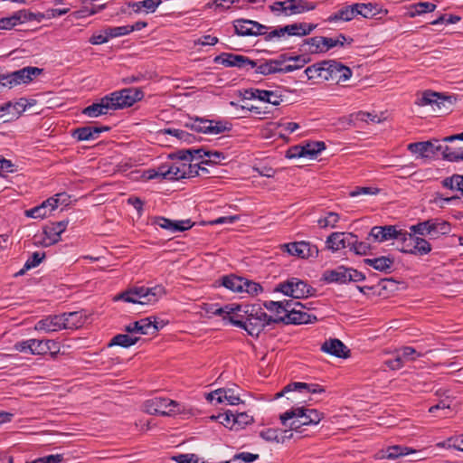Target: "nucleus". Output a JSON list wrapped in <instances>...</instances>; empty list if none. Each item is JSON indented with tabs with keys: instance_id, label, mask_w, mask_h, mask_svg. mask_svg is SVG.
<instances>
[{
	"instance_id": "nucleus-45",
	"label": "nucleus",
	"mask_w": 463,
	"mask_h": 463,
	"mask_svg": "<svg viewBox=\"0 0 463 463\" xmlns=\"http://www.w3.org/2000/svg\"><path fill=\"white\" fill-rule=\"evenodd\" d=\"M252 421V416L249 415L247 412L234 411L233 423L231 424L230 429L237 431L250 424Z\"/></svg>"
},
{
	"instance_id": "nucleus-46",
	"label": "nucleus",
	"mask_w": 463,
	"mask_h": 463,
	"mask_svg": "<svg viewBox=\"0 0 463 463\" xmlns=\"http://www.w3.org/2000/svg\"><path fill=\"white\" fill-rule=\"evenodd\" d=\"M300 151H305L306 156L314 158L319 153L326 149V144L323 141H310L303 145Z\"/></svg>"
},
{
	"instance_id": "nucleus-34",
	"label": "nucleus",
	"mask_w": 463,
	"mask_h": 463,
	"mask_svg": "<svg viewBox=\"0 0 463 463\" xmlns=\"http://www.w3.org/2000/svg\"><path fill=\"white\" fill-rule=\"evenodd\" d=\"M162 0H143L139 2H129L128 6L132 9L133 13L153 14L161 5Z\"/></svg>"
},
{
	"instance_id": "nucleus-63",
	"label": "nucleus",
	"mask_w": 463,
	"mask_h": 463,
	"mask_svg": "<svg viewBox=\"0 0 463 463\" xmlns=\"http://www.w3.org/2000/svg\"><path fill=\"white\" fill-rule=\"evenodd\" d=\"M285 32L283 31V27H278L271 29L270 27L267 26L266 33L262 34L261 36L264 37V40L267 42L273 41L275 39L279 40L283 36H285Z\"/></svg>"
},
{
	"instance_id": "nucleus-27",
	"label": "nucleus",
	"mask_w": 463,
	"mask_h": 463,
	"mask_svg": "<svg viewBox=\"0 0 463 463\" xmlns=\"http://www.w3.org/2000/svg\"><path fill=\"white\" fill-rule=\"evenodd\" d=\"M33 14L26 10H19L14 12L12 15L0 18V30H11L14 26L30 21Z\"/></svg>"
},
{
	"instance_id": "nucleus-56",
	"label": "nucleus",
	"mask_w": 463,
	"mask_h": 463,
	"mask_svg": "<svg viewBox=\"0 0 463 463\" xmlns=\"http://www.w3.org/2000/svg\"><path fill=\"white\" fill-rule=\"evenodd\" d=\"M226 158L224 153L220 151L208 150L206 159L201 161L203 165H217Z\"/></svg>"
},
{
	"instance_id": "nucleus-53",
	"label": "nucleus",
	"mask_w": 463,
	"mask_h": 463,
	"mask_svg": "<svg viewBox=\"0 0 463 463\" xmlns=\"http://www.w3.org/2000/svg\"><path fill=\"white\" fill-rule=\"evenodd\" d=\"M397 353L402 358L404 363L408 361H415L418 357L422 356V354L417 352L416 349L411 346H403L397 350Z\"/></svg>"
},
{
	"instance_id": "nucleus-60",
	"label": "nucleus",
	"mask_w": 463,
	"mask_h": 463,
	"mask_svg": "<svg viewBox=\"0 0 463 463\" xmlns=\"http://www.w3.org/2000/svg\"><path fill=\"white\" fill-rule=\"evenodd\" d=\"M379 192H380V189H378L376 187L356 186L355 188H354L352 191L349 192V195L351 197H357L360 195H375V194H379Z\"/></svg>"
},
{
	"instance_id": "nucleus-58",
	"label": "nucleus",
	"mask_w": 463,
	"mask_h": 463,
	"mask_svg": "<svg viewBox=\"0 0 463 463\" xmlns=\"http://www.w3.org/2000/svg\"><path fill=\"white\" fill-rule=\"evenodd\" d=\"M244 282L245 283H242V293H247L250 296H255L262 291V287L260 286V283L254 282L245 278Z\"/></svg>"
},
{
	"instance_id": "nucleus-39",
	"label": "nucleus",
	"mask_w": 463,
	"mask_h": 463,
	"mask_svg": "<svg viewBox=\"0 0 463 463\" xmlns=\"http://www.w3.org/2000/svg\"><path fill=\"white\" fill-rule=\"evenodd\" d=\"M326 61L317 62L313 65L308 66L304 73L308 80H326Z\"/></svg>"
},
{
	"instance_id": "nucleus-47",
	"label": "nucleus",
	"mask_w": 463,
	"mask_h": 463,
	"mask_svg": "<svg viewBox=\"0 0 463 463\" xmlns=\"http://www.w3.org/2000/svg\"><path fill=\"white\" fill-rule=\"evenodd\" d=\"M436 5L430 2H419L411 6L410 16L414 17L427 13H431L436 9Z\"/></svg>"
},
{
	"instance_id": "nucleus-32",
	"label": "nucleus",
	"mask_w": 463,
	"mask_h": 463,
	"mask_svg": "<svg viewBox=\"0 0 463 463\" xmlns=\"http://www.w3.org/2000/svg\"><path fill=\"white\" fill-rule=\"evenodd\" d=\"M322 280L326 283H347V268L338 266L334 269H327L323 273Z\"/></svg>"
},
{
	"instance_id": "nucleus-8",
	"label": "nucleus",
	"mask_w": 463,
	"mask_h": 463,
	"mask_svg": "<svg viewBox=\"0 0 463 463\" xmlns=\"http://www.w3.org/2000/svg\"><path fill=\"white\" fill-rule=\"evenodd\" d=\"M276 292H280L293 298H304L313 296L316 289L307 281L296 277H291L279 283L275 288Z\"/></svg>"
},
{
	"instance_id": "nucleus-14",
	"label": "nucleus",
	"mask_w": 463,
	"mask_h": 463,
	"mask_svg": "<svg viewBox=\"0 0 463 463\" xmlns=\"http://www.w3.org/2000/svg\"><path fill=\"white\" fill-rule=\"evenodd\" d=\"M144 408L149 414L169 416L178 411L179 404L177 402L168 398L154 397L145 402Z\"/></svg>"
},
{
	"instance_id": "nucleus-26",
	"label": "nucleus",
	"mask_w": 463,
	"mask_h": 463,
	"mask_svg": "<svg viewBox=\"0 0 463 463\" xmlns=\"http://www.w3.org/2000/svg\"><path fill=\"white\" fill-rule=\"evenodd\" d=\"M207 400L216 403L227 402L230 405H237L241 402L239 395L234 392L233 389L215 390L207 395Z\"/></svg>"
},
{
	"instance_id": "nucleus-25",
	"label": "nucleus",
	"mask_w": 463,
	"mask_h": 463,
	"mask_svg": "<svg viewBox=\"0 0 463 463\" xmlns=\"http://www.w3.org/2000/svg\"><path fill=\"white\" fill-rule=\"evenodd\" d=\"M396 234V225L373 226L368 234L367 240L382 243L392 240Z\"/></svg>"
},
{
	"instance_id": "nucleus-1",
	"label": "nucleus",
	"mask_w": 463,
	"mask_h": 463,
	"mask_svg": "<svg viewBox=\"0 0 463 463\" xmlns=\"http://www.w3.org/2000/svg\"><path fill=\"white\" fill-rule=\"evenodd\" d=\"M232 326L241 328L251 336H259L267 326L278 324L270 319L260 304H240L237 316H233Z\"/></svg>"
},
{
	"instance_id": "nucleus-18",
	"label": "nucleus",
	"mask_w": 463,
	"mask_h": 463,
	"mask_svg": "<svg viewBox=\"0 0 463 463\" xmlns=\"http://www.w3.org/2000/svg\"><path fill=\"white\" fill-rule=\"evenodd\" d=\"M213 62L222 64L225 67H236L239 69H245L247 71L250 70V66H255V61L250 60L246 56L233 54L231 52L221 53L213 59Z\"/></svg>"
},
{
	"instance_id": "nucleus-61",
	"label": "nucleus",
	"mask_w": 463,
	"mask_h": 463,
	"mask_svg": "<svg viewBox=\"0 0 463 463\" xmlns=\"http://www.w3.org/2000/svg\"><path fill=\"white\" fill-rule=\"evenodd\" d=\"M409 449L405 447L392 446L389 447L385 452V458L388 459H395L401 456L408 455Z\"/></svg>"
},
{
	"instance_id": "nucleus-9",
	"label": "nucleus",
	"mask_w": 463,
	"mask_h": 463,
	"mask_svg": "<svg viewBox=\"0 0 463 463\" xmlns=\"http://www.w3.org/2000/svg\"><path fill=\"white\" fill-rule=\"evenodd\" d=\"M415 104L420 107L430 106L436 113H446L453 104V98L432 90H425L417 98Z\"/></svg>"
},
{
	"instance_id": "nucleus-36",
	"label": "nucleus",
	"mask_w": 463,
	"mask_h": 463,
	"mask_svg": "<svg viewBox=\"0 0 463 463\" xmlns=\"http://www.w3.org/2000/svg\"><path fill=\"white\" fill-rule=\"evenodd\" d=\"M430 237L438 238L440 235H447L451 232V225L449 222L440 219H430Z\"/></svg>"
},
{
	"instance_id": "nucleus-38",
	"label": "nucleus",
	"mask_w": 463,
	"mask_h": 463,
	"mask_svg": "<svg viewBox=\"0 0 463 463\" xmlns=\"http://www.w3.org/2000/svg\"><path fill=\"white\" fill-rule=\"evenodd\" d=\"M442 159L449 162L463 161V147L442 144Z\"/></svg>"
},
{
	"instance_id": "nucleus-17",
	"label": "nucleus",
	"mask_w": 463,
	"mask_h": 463,
	"mask_svg": "<svg viewBox=\"0 0 463 463\" xmlns=\"http://www.w3.org/2000/svg\"><path fill=\"white\" fill-rule=\"evenodd\" d=\"M281 250L291 256L300 259L317 258L318 256V248L309 241H294L281 245Z\"/></svg>"
},
{
	"instance_id": "nucleus-5",
	"label": "nucleus",
	"mask_w": 463,
	"mask_h": 463,
	"mask_svg": "<svg viewBox=\"0 0 463 463\" xmlns=\"http://www.w3.org/2000/svg\"><path fill=\"white\" fill-rule=\"evenodd\" d=\"M14 349L33 355H43L51 353L52 356H54L59 352V345L54 340L32 338L16 342Z\"/></svg>"
},
{
	"instance_id": "nucleus-24",
	"label": "nucleus",
	"mask_w": 463,
	"mask_h": 463,
	"mask_svg": "<svg viewBox=\"0 0 463 463\" xmlns=\"http://www.w3.org/2000/svg\"><path fill=\"white\" fill-rule=\"evenodd\" d=\"M354 241V234L351 232H333L326 239L327 248L333 251L349 249Z\"/></svg>"
},
{
	"instance_id": "nucleus-37",
	"label": "nucleus",
	"mask_w": 463,
	"mask_h": 463,
	"mask_svg": "<svg viewBox=\"0 0 463 463\" xmlns=\"http://www.w3.org/2000/svg\"><path fill=\"white\" fill-rule=\"evenodd\" d=\"M290 430H279L277 429H268L260 432V437L267 441L285 442L286 439H289L293 437V433Z\"/></svg>"
},
{
	"instance_id": "nucleus-35",
	"label": "nucleus",
	"mask_w": 463,
	"mask_h": 463,
	"mask_svg": "<svg viewBox=\"0 0 463 463\" xmlns=\"http://www.w3.org/2000/svg\"><path fill=\"white\" fill-rule=\"evenodd\" d=\"M356 7L354 6V4L346 5L340 10H338L336 13L329 15L326 19V22L328 23H335L337 21H344V22H349L353 20L356 15Z\"/></svg>"
},
{
	"instance_id": "nucleus-51",
	"label": "nucleus",
	"mask_w": 463,
	"mask_h": 463,
	"mask_svg": "<svg viewBox=\"0 0 463 463\" xmlns=\"http://www.w3.org/2000/svg\"><path fill=\"white\" fill-rule=\"evenodd\" d=\"M66 201L67 195L65 194H57L53 197H50L47 200L43 201L41 204H44V209L48 210L49 214L58 207L60 202L63 203Z\"/></svg>"
},
{
	"instance_id": "nucleus-7",
	"label": "nucleus",
	"mask_w": 463,
	"mask_h": 463,
	"mask_svg": "<svg viewBox=\"0 0 463 463\" xmlns=\"http://www.w3.org/2000/svg\"><path fill=\"white\" fill-rule=\"evenodd\" d=\"M316 4L307 0L276 1L269 5V10L276 16H292L314 10Z\"/></svg>"
},
{
	"instance_id": "nucleus-31",
	"label": "nucleus",
	"mask_w": 463,
	"mask_h": 463,
	"mask_svg": "<svg viewBox=\"0 0 463 463\" xmlns=\"http://www.w3.org/2000/svg\"><path fill=\"white\" fill-rule=\"evenodd\" d=\"M111 110L109 100L106 96L102 97L98 102L92 103L82 110V114L90 118H98L107 115Z\"/></svg>"
},
{
	"instance_id": "nucleus-59",
	"label": "nucleus",
	"mask_w": 463,
	"mask_h": 463,
	"mask_svg": "<svg viewBox=\"0 0 463 463\" xmlns=\"http://www.w3.org/2000/svg\"><path fill=\"white\" fill-rule=\"evenodd\" d=\"M72 137L79 141L94 140L90 126L76 128Z\"/></svg>"
},
{
	"instance_id": "nucleus-22",
	"label": "nucleus",
	"mask_w": 463,
	"mask_h": 463,
	"mask_svg": "<svg viewBox=\"0 0 463 463\" xmlns=\"http://www.w3.org/2000/svg\"><path fill=\"white\" fill-rule=\"evenodd\" d=\"M152 224L175 233L191 229L194 222L190 219L173 221L163 216H156L153 218Z\"/></svg>"
},
{
	"instance_id": "nucleus-50",
	"label": "nucleus",
	"mask_w": 463,
	"mask_h": 463,
	"mask_svg": "<svg viewBox=\"0 0 463 463\" xmlns=\"http://www.w3.org/2000/svg\"><path fill=\"white\" fill-rule=\"evenodd\" d=\"M137 341V337H132L126 334H118L111 339L109 345H118L127 348L135 345Z\"/></svg>"
},
{
	"instance_id": "nucleus-54",
	"label": "nucleus",
	"mask_w": 463,
	"mask_h": 463,
	"mask_svg": "<svg viewBox=\"0 0 463 463\" xmlns=\"http://www.w3.org/2000/svg\"><path fill=\"white\" fill-rule=\"evenodd\" d=\"M371 245L366 241H359L357 236L354 235V241L351 244L350 250L357 255H367L371 250Z\"/></svg>"
},
{
	"instance_id": "nucleus-33",
	"label": "nucleus",
	"mask_w": 463,
	"mask_h": 463,
	"mask_svg": "<svg viewBox=\"0 0 463 463\" xmlns=\"http://www.w3.org/2000/svg\"><path fill=\"white\" fill-rule=\"evenodd\" d=\"M316 24L307 23H295L283 26L285 34L288 36H306L308 35L315 28Z\"/></svg>"
},
{
	"instance_id": "nucleus-13",
	"label": "nucleus",
	"mask_w": 463,
	"mask_h": 463,
	"mask_svg": "<svg viewBox=\"0 0 463 463\" xmlns=\"http://www.w3.org/2000/svg\"><path fill=\"white\" fill-rule=\"evenodd\" d=\"M37 67H24L9 74H0V85L12 88L21 83H28L42 73Z\"/></svg>"
},
{
	"instance_id": "nucleus-20",
	"label": "nucleus",
	"mask_w": 463,
	"mask_h": 463,
	"mask_svg": "<svg viewBox=\"0 0 463 463\" xmlns=\"http://www.w3.org/2000/svg\"><path fill=\"white\" fill-rule=\"evenodd\" d=\"M233 25L236 34L240 36H260L267 30V25L248 19H237Z\"/></svg>"
},
{
	"instance_id": "nucleus-49",
	"label": "nucleus",
	"mask_w": 463,
	"mask_h": 463,
	"mask_svg": "<svg viewBox=\"0 0 463 463\" xmlns=\"http://www.w3.org/2000/svg\"><path fill=\"white\" fill-rule=\"evenodd\" d=\"M413 245L412 255L423 256L431 251L430 243L422 237L416 236Z\"/></svg>"
},
{
	"instance_id": "nucleus-64",
	"label": "nucleus",
	"mask_w": 463,
	"mask_h": 463,
	"mask_svg": "<svg viewBox=\"0 0 463 463\" xmlns=\"http://www.w3.org/2000/svg\"><path fill=\"white\" fill-rule=\"evenodd\" d=\"M25 215L33 219H43L47 217L48 210L44 209V204L37 205L32 209L25 211Z\"/></svg>"
},
{
	"instance_id": "nucleus-55",
	"label": "nucleus",
	"mask_w": 463,
	"mask_h": 463,
	"mask_svg": "<svg viewBox=\"0 0 463 463\" xmlns=\"http://www.w3.org/2000/svg\"><path fill=\"white\" fill-rule=\"evenodd\" d=\"M339 219L340 218H339L338 213H334V212H329V213H327V214L325 217L320 218L317 221V224L320 228H323V229L327 228V227L334 228V227H335Z\"/></svg>"
},
{
	"instance_id": "nucleus-42",
	"label": "nucleus",
	"mask_w": 463,
	"mask_h": 463,
	"mask_svg": "<svg viewBox=\"0 0 463 463\" xmlns=\"http://www.w3.org/2000/svg\"><path fill=\"white\" fill-rule=\"evenodd\" d=\"M242 283H245L244 278L235 275L224 276L222 279V285L235 293H242Z\"/></svg>"
},
{
	"instance_id": "nucleus-57",
	"label": "nucleus",
	"mask_w": 463,
	"mask_h": 463,
	"mask_svg": "<svg viewBox=\"0 0 463 463\" xmlns=\"http://www.w3.org/2000/svg\"><path fill=\"white\" fill-rule=\"evenodd\" d=\"M317 40H322V36H315L305 40L304 44L307 46V51L311 53L325 52L324 49H322L321 41Z\"/></svg>"
},
{
	"instance_id": "nucleus-19",
	"label": "nucleus",
	"mask_w": 463,
	"mask_h": 463,
	"mask_svg": "<svg viewBox=\"0 0 463 463\" xmlns=\"http://www.w3.org/2000/svg\"><path fill=\"white\" fill-rule=\"evenodd\" d=\"M326 80H333L335 82L345 81L352 77V70L335 60L326 61Z\"/></svg>"
},
{
	"instance_id": "nucleus-15",
	"label": "nucleus",
	"mask_w": 463,
	"mask_h": 463,
	"mask_svg": "<svg viewBox=\"0 0 463 463\" xmlns=\"http://www.w3.org/2000/svg\"><path fill=\"white\" fill-rule=\"evenodd\" d=\"M190 166H185V162H176L173 164H164L160 165L157 170H154L153 174L149 175V178H155L161 176L164 179L177 181L183 178H186L185 169H189Z\"/></svg>"
},
{
	"instance_id": "nucleus-11",
	"label": "nucleus",
	"mask_w": 463,
	"mask_h": 463,
	"mask_svg": "<svg viewBox=\"0 0 463 463\" xmlns=\"http://www.w3.org/2000/svg\"><path fill=\"white\" fill-rule=\"evenodd\" d=\"M185 127L198 133L218 135L229 131L231 124L226 121L212 120L204 118H195L185 124Z\"/></svg>"
},
{
	"instance_id": "nucleus-10",
	"label": "nucleus",
	"mask_w": 463,
	"mask_h": 463,
	"mask_svg": "<svg viewBox=\"0 0 463 463\" xmlns=\"http://www.w3.org/2000/svg\"><path fill=\"white\" fill-rule=\"evenodd\" d=\"M442 139H430L428 141L410 143L407 149L428 160L442 159Z\"/></svg>"
},
{
	"instance_id": "nucleus-41",
	"label": "nucleus",
	"mask_w": 463,
	"mask_h": 463,
	"mask_svg": "<svg viewBox=\"0 0 463 463\" xmlns=\"http://www.w3.org/2000/svg\"><path fill=\"white\" fill-rule=\"evenodd\" d=\"M63 329H74L81 326L82 316L80 312H70L61 314Z\"/></svg>"
},
{
	"instance_id": "nucleus-43",
	"label": "nucleus",
	"mask_w": 463,
	"mask_h": 463,
	"mask_svg": "<svg viewBox=\"0 0 463 463\" xmlns=\"http://www.w3.org/2000/svg\"><path fill=\"white\" fill-rule=\"evenodd\" d=\"M239 306L240 304H227L216 308L213 313L216 316L222 317L224 321H228L232 325V319H234L233 316H237Z\"/></svg>"
},
{
	"instance_id": "nucleus-29",
	"label": "nucleus",
	"mask_w": 463,
	"mask_h": 463,
	"mask_svg": "<svg viewBox=\"0 0 463 463\" xmlns=\"http://www.w3.org/2000/svg\"><path fill=\"white\" fill-rule=\"evenodd\" d=\"M63 327L61 315L48 316L39 320L34 326L35 330L46 333L61 331Z\"/></svg>"
},
{
	"instance_id": "nucleus-40",
	"label": "nucleus",
	"mask_w": 463,
	"mask_h": 463,
	"mask_svg": "<svg viewBox=\"0 0 463 463\" xmlns=\"http://www.w3.org/2000/svg\"><path fill=\"white\" fill-rule=\"evenodd\" d=\"M364 261L366 265H369L374 269L382 272H388L393 264V259L385 256L374 259H365Z\"/></svg>"
},
{
	"instance_id": "nucleus-30",
	"label": "nucleus",
	"mask_w": 463,
	"mask_h": 463,
	"mask_svg": "<svg viewBox=\"0 0 463 463\" xmlns=\"http://www.w3.org/2000/svg\"><path fill=\"white\" fill-rule=\"evenodd\" d=\"M293 306V300H283V301H264L263 307L273 314L269 316L270 319H277L279 317H285L288 314V308Z\"/></svg>"
},
{
	"instance_id": "nucleus-44",
	"label": "nucleus",
	"mask_w": 463,
	"mask_h": 463,
	"mask_svg": "<svg viewBox=\"0 0 463 463\" xmlns=\"http://www.w3.org/2000/svg\"><path fill=\"white\" fill-rule=\"evenodd\" d=\"M354 6L356 7L357 10V15L360 14L364 18H373L379 14L381 12V8L379 7V5L372 3H356L354 4Z\"/></svg>"
},
{
	"instance_id": "nucleus-23",
	"label": "nucleus",
	"mask_w": 463,
	"mask_h": 463,
	"mask_svg": "<svg viewBox=\"0 0 463 463\" xmlns=\"http://www.w3.org/2000/svg\"><path fill=\"white\" fill-rule=\"evenodd\" d=\"M160 328H162V326L158 325L155 317H150L129 324L126 326V331L141 335H155Z\"/></svg>"
},
{
	"instance_id": "nucleus-6",
	"label": "nucleus",
	"mask_w": 463,
	"mask_h": 463,
	"mask_svg": "<svg viewBox=\"0 0 463 463\" xmlns=\"http://www.w3.org/2000/svg\"><path fill=\"white\" fill-rule=\"evenodd\" d=\"M144 92L139 88H126L106 95L111 110L122 109L133 106L144 98Z\"/></svg>"
},
{
	"instance_id": "nucleus-48",
	"label": "nucleus",
	"mask_w": 463,
	"mask_h": 463,
	"mask_svg": "<svg viewBox=\"0 0 463 463\" xmlns=\"http://www.w3.org/2000/svg\"><path fill=\"white\" fill-rule=\"evenodd\" d=\"M165 134L171 135L177 139L181 140L184 143L186 144H192L196 141V137L193 134L188 133L185 130L178 129V128H165L164 130Z\"/></svg>"
},
{
	"instance_id": "nucleus-28",
	"label": "nucleus",
	"mask_w": 463,
	"mask_h": 463,
	"mask_svg": "<svg viewBox=\"0 0 463 463\" xmlns=\"http://www.w3.org/2000/svg\"><path fill=\"white\" fill-rule=\"evenodd\" d=\"M321 350L324 353L339 358L348 357L350 352L349 349L344 345V343L337 338L325 341L321 346Z\"/></svg>"
},
{
	"instance_id": "nucleus-52",
	"label": "nucleus",
	"mask_w": 463,
	"mask_h": 463,
	"mask_svg": "<svg viewBox=\"0 0 463 463\" xmlns=\"http://www.w3.org/2000/svg\"><path fill=\"white\" fill-rule=\"evenodd\" d=\"M44 258L45 253L38 251L33 252L25 261L24 268L19 271V274H24L25 270L37 267Z\"/></svg>"
},
{
	"instance_id": "nucleus-62",
	"label": "nucleus",
	"mask_w": 463,
	"mask_h": 463,
	"mask_svg": "<svg viewBox=\"0 0 463 463\" xmlns=\"http://www.w3.org/2000/svg\"><path fill=\"white\" fill-rule=\"evenodd\" d=\"M430 219L424 222H418L417 224L412 225L411 227V231L414 235L419 234L420 236H430Z\"/></svg>"
},
{
	"instance_id": "nucleus-2",
	"label": "nucleus",
	"mask_w": 463,
	"mask_h": 463,
	"mask_svg": "<svg viewBox=\"0 0 463 463\" xmlns=\"http://www.w3.org/2000/svg\"><path fill=\"white\" fill-rule=\"evenodd\" d=\"M323 418V412L305 406L292 407L279 416L284 427L302 436H307V434H303L307 430L306 427L317 425Z\"/></svg>"
},
{
	"instance_id": "nucleus-21",
	"label": "nucleus",
	"mask_w": 463,
	"mask_h": 463,
	"mask_svg": "<svg viewBox=\"0 0 463 463\" xmlns=\"http://www.w3.org/2000/svg\"><path fill=\"white\" fill-rule=\"evenodd\" d=\"M68 222V221H61L46 225L43 231L42 244L47 247L60 241L61 234L66 230Z\"/></svg>"
},
{
	"instance_id": "nucleus-4",
	"label": "nucleus",
	"mask_w": 463,
	"mask_h": 463,
	"mask_svg": "<svg viewBox=\"0 0 463 463\" xmlns=\"http://www.w3.org/2000/svg\"><path fill=\"white\" fill-rule=\"evenodd\" d=\"M166 291L163 285L153 287H134L114 297L115 301L122 300L124 302L140 305H148L157 302L165 295Z\"/></svg>"
},
{
	"instance_id": "nucleus-12",
	"label": "nucleus",
	"mask_w": 463,
	"mask_h": 463,
	"mask_svg": "<svg viewBox=\"0 0 463 463\" xmlns=\"http://www.w3.org/2000/svg\"><path fill=\"white\" fill-rule=\"evenodd\" d=\"M308 310L309 308L301 302L293 300V306H291V308H288L286 317L283 318H277L278 324L284 323L287 325H301L314 323L317 318L314 314L309 313Z\"/></svg>"
},
{
	"instance_id": "nucleus-16",
	"label": "nucleus",
	"mask_w": 463,
	"mask_h": 463,
	"mask_svg": "<svg viewBox=\"0 0 463 463\" xmlns=\"http://www.w3.org/2000/svg\"><path fill=\"white\" fill-rule=\"evenodd\" d=\"M325 392V388L317 383H307L300 382H294L288 384L281 392L277 394V397L282 396L284 393L290 392L292 393L290 397L288 399L292 401L299 400L300 397L298 395L304 394H316L322 393Z\"/></svg>"
},
{
	"instance_id": "nucleus-3",
	"label": "nucleus",
	"mask_w": 463,
	"mask_h": 463,
	"mask_svg": "<svg viewBox=\"0 0 463 463\" xmlns=\"http://www.w3.org/2000/svg\"><path fill=\"white\" fill-rule=\"evenodd\" d=\"M307 60L302 55L288 56L281 54L277 59H269L263 61H255V66H250L254 69L256 73L262 75H269L277 72H290L302 68Z\"/></svg>"
}]
</instances>
